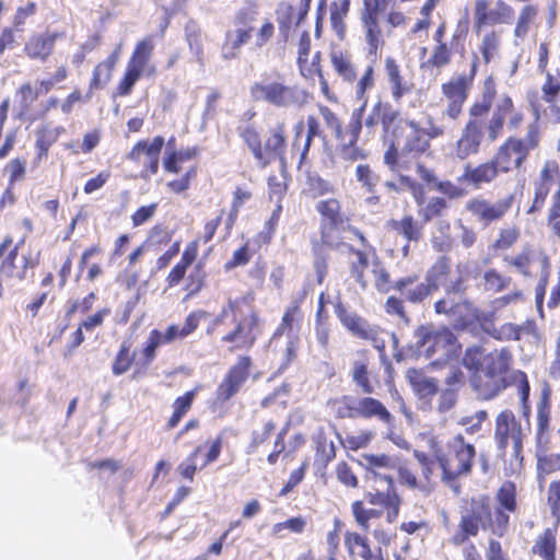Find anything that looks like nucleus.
Returning <instances> with one entry per match:
<instances>
[{"label":"nucleus","instance_id":"obj_46","mask_svg":"<svg viewBox=\"0 0 560 560\" xmlns=\"http://www.w3.org/2000/svg\"><path fill=\"white\" fill-rule=\"evenodd\" d=\"M62 127H54L51 124H42L35 130V158L34 162L36 164L42 163L47 160L49 155L50 148L58 141L60 135L62 133Z\"/></svg>","mask_w":560,"mask_h":560},{"label":"nucleus","instance_id":"obj_47","mask_svg":"<svg viewBox=\"0 0 560 560\" xmlns=\"http://www.w3.org/2000/svg\"><path fill=\"white\" fill-rule=\"evenodd\" d=\"M18 115L22 121L33 124L38 120V112L35 110L34 104L38 98V91L33 88L31 82L22 83L16 90Z\"/></svg>","mask_w":560,"mask_h":560},{"label":"nucleus","instance_id":"obj_50","mask_svg":"<svg viewBox=\"0 0 560 560\" xmlns=\"http://www.w3.org/2000/svg\"><path fill=\"white\" fill-rule=\"evenodd\" d=\"M343 544L350 556H358L362 560H385L381 548L374 552L369 538L358 532H346Z\"/></svg>","mask_w":560,"mask_h":560},{"label":"nucleus","instance_id":"obj_10","mask_svg":"<svg viewBox=\"0 0 560 560\" xmlns=\"http://www.w3.org/2000/svg\"><path fill=\"white\" fill-rule=\"evenodd\" d=\"M249 96L254 103H264L276 108H301L307 101L306 91L291 84L278 72L264 73L259 81L249 86Z\"/></svg>","mask_w":560,"mask_h":560},{"label":"nucleus","instance_id":"obj_15","mask_svg":"<svg viewBox=\"0 0 560 560\" xmlns=\"http://www.w3.org/2000/svg\"><path fill=\"white\" fill-rule=\"evenodd\" d=\"M347 252L354 257L349 261V275L361 290L369 287L366 276L369 267H372L375 290L380 293H388L392 290L390 273L374 246L357 248L353 245H348Z\"/></svg>","mask_w":560,"mask_h":560},{"label":"nucleus","instance_id":"obj_4","mask_svg":"<svg viewBox=\"0 0 560 560\" xmlns=\"http://www.w3.org/2000/svg\"><path fill=\"white\" fill-rule=\"evenodd\" d=\"M492 506L488 494L472 495L464 500L459 514L464 515L463 528L468 534L478 529L488 530L498 538L504 537L511 526V515L518 512V491L516 483L504 480L494 493Z\"/></svg>","mask_w":560,"mask_h":560},{"label":"nucleus","instance_id":"obj_2","mask_svg":"<svg viewBox=\"0 0 560 560\" xmlns=\"http://www.w3.org/2000/svg\"><path fill=\"white\" fill-rule=\"evenodd\" d=\"M498 90L493 77H487L482 82V91L479 100H476L468 108V119L455 141L452 153L465 161L477 155L481 151L482 142L498 141L505 131L517 130L525 121V114L520 109L514 100L504 94L493 105Z\"/></svg>","mask_w":560,"mask_h":560},{"label":"nucleus","instance_id":"obj_38","mask_svg":"<svg viewBox=\"0 0 560 560\" xmlns=\"http://www.w3.org/2000/svg\"><path fill=\"white\" fill-rule=\"evenodd\" d=\"M304 294H301L290 301L285 306L281 316L280 323L276 327L272 338H281L282 336H298V331L301 328L304 319V313L302 304L304 302Z\"/></svg>","mask_w":560,"mask_h":560},{"label":"nucleus","instance_id":"obj_55","mask_svg":"<svg viewBox=\"0 0 560 560\" xmlns=\"http://www.w3.org/2000/svg\"><path fill=\"white\" fill-rule=\"evenodd\" d=\"M452 272V259L450 256H440L427 270L425 282L430 285L432 293L439 291L444 285Z\"/></svg>","mask_w":560,"mask_h":560},{"label":"nucleus","instance_id":"obj_24","mask_svg":"<svg viewBox=\"0 0 560 560\" xmlns=\"http://www.w3.org/2000/svg\"><path fill=\"white\" fill-rule=\"evenodd\" d=\"M315 138H325L317 116L307 115L305 122L300 120L294 124L290 158L291 160H298L299 167L307 162L311 147Z\"/></svg>","mask_w":560,"mask_h":560},{"label":"nucleus","instance_id":"obj_36","mask_svg":"<svg viewBox=\"0 0 560 560\" xmlns=\"http://www.w3.org/2000/svg\"><path fill=\"white\" fill-rule=\"evenodd\" d=\"M383 71L392 97L396 103H399L405 95L412 92L415 88L413 82L394 57L388 56L385 58Z\"/></svg>","mask_w":560,"mask_h":560},{"label":"nucleus","instance_id":"obj_6","mask_svg":"<svg viewBox=\"0 0 560 560\" xmlns=\"http://www.w3.org/2000/svg\"><path fill=\"white\" fill-rule=\"evenodd\" d=\"M430 450L440 468L441 482L455 494L462 492L460 479L471 476L477 448L463 433H453L430 441Z\"/></svg>","mask_w":560,"mask_h":560},{"label":"nucleus","instance_id":"obj_33","mask_svg":"<svg viewBox=\"0 0 560 560\" xmlns=\"http://www.w3.org/2000/svg\"><path fill=\"white\" fill-rule=\"evenodd\" d=\"M488 7L487 0H476L475 2L474 27L476 32H479L487 25L506 24L511 22L514 16V9L503 0H498L495 2V9L490 12H488Z\"/></svg>","mask_w":560,"mask_h":560},{"label":"nucleus","instance_id":"obj_3","mask_svg":"<svg viewBox=\"0 0 560 560\" xmlns=\"http://www.w3.org/2000/svg\"><path fill=\"white\" fill-rule=\"evenodd\" d=\"M375 88V69L372 65L365 67L355 84V100L362 105L351 113L348 124L327 105L318 104V112L330 131L332 143H324L325 150L332 162L352 164L368 158L366 151L359 145V139L364 126L363 113L368 105L369 93Z\"/></svg>","mask_w":560,"mask_h":560},{"label":"nucleus","instance_id":"obj_37","mask_svg":"<svg viewBox=\"0 0 560 560\" xmlns=\"http://www.w3.org/2000/svg\"><path fill=\"white\" fill-rule=\"evenodd\" d=\"M457 343V337L447 327L432 329L421 327L419 332L418 346L424 349L428 357L434 353L447 350Z\"/></svg>","mask_w":560,"mask_h":560},{"label":"nucleus","instance_id":"obj_42","mask_svg":"<svg viewBox=\"0 0 560 560\" xmlns=\"http://www.w3.org/2000/svg\"><path fill=\"white\" fill-rule=\"evenodd\" d=\"M120 47H116L105 59L98 61L93 70L89 81V94L102 90L113 79V74L120 59Z\"/></svg>","mask_w":560,"mask_h":560},{"label":"nucleus","instance_id":"obj_25","mask_svg":"<svg viewBox=\"0 0 560 560\" xmlns=\"http://www.w3.org/2000/svg\"><path fill=\"white\" fill-rule=\"evenodd\" d=\"M163 145L164 138L155 136L152 141L139 140L128 152L127 160L140 170V178L148 179L159 172Z\"/></svg>","mask_w":560,"mask_h":560},{"label":"nucleus","instance_id":"obj_7","mask_svg":"<svg viewBox=\"0 0 560 560\" xmlns=\"http://www.w3.org/2000/svg\"><path fill=\"white\" fill-rule=\"evenodd\" d=\"M258 16L259 5L255 0H247L244 7L235 11L233 15L234 30H229L225 33L222 44V57L225 60L237 58L242 48L252 40L256 49H261L271 42L276 33L273 22L270 19H265L256 28L255 23Z\"/></svg>","mask_w":560,"mask_h":560},{"label":"nucleus","instance_id":"obj_32","mask_svg":"<svg viewBox=\"0 0 560 560\" xmlns=\"http://www.w3.org/2000/svg\"><path fill=\"white\" fill-rule=\"evenodd\" d=\"M417 175L423 187L440 192L446 201L460 199L467 195V190L450 179H440L435 170L427 164H419Z\"/></svg>","mask_w":560,"mask_h":560},{"label":"nucleus","instance_id":"obj_18","mask_svg":"<svg viewBox=\"0 0 560 560\" xmlns=\"http://www.w3.org/2000/svg\"><path fill=\"white\" fill-rule=\"evenodd\" d=\"M417 220L412 214H404L399 219L387 221V229L407 243H419L423 238L424 224L441 218L448 209V202L442 197H431L424 205L419 206Z\"/></svg>","mask_w":560,"mask_h":560},{"label":"nucleus","instance_id":"obj_60","mask_svg":"<svg viewBox=\"0 0 560 560\" xmlns=\"http://www.w3.org/2000/svg\"><path fill=\"white\" fill-rule=\"evenodd\" d=\"M398 458L399 457L385 453L362 455L366 470L370 471L374 478L382 480H384V476H388L387 474H383V470H395Z\"/></svg>","mask_w":560,"mask_h":560},{"label":"nucleus","instance_id":"obj_21","mask_svg":"<svg viewBox=\"0 0 560 560\" xmlns=\"http://www.w3.org/2000/svg\"><path fill=\"white\" fill-rule=\"evenodd\" d=\"M478 65L479 58L475 55L467 74L463 73L452 77L446 82L442 83L441 92L443 97L446 100L444 115L447 118L457 120L462 116L464 105L468 100L477 75Z\"/></svg>","mask_w":560,"mask_h":560},{"label":"nucleus","instance_id":"obj_29","mask_svg":"<svg viewBox=\"0 0 560 560\" xmlns=\"http://www.w3.org/2000/svg\"><path fill=\"white\" fill-rule=\"evenodd\" d=\"M513 202V194H510L495 202L483 197H475L466 203V210L480 224L487 226L501 221L512 209Z\"/></svg>","mask_w":560,"mask_h":560},{"label":"nucleus","instance_id":"obj_1","mask_svg":"<svg viewBox=\"0 0 560 560\" xmlns=\"http://www.w3.org/2000/svg\"><path fill=\"white\" fill-rule=\"evenodd\" d=\"M381 126L384 139H389L383 154V163L389 171H411L419 164H425L421 156L431 151V141L443 138L445 127L436 125L432 119L428 128H423L415 119H404L398 109L389 102L378 100L373 104L364 118V127L369 133H375Z\"/></svg>","mask_w":560,"mask_h":560},{"label":"nucleus","instance_id":"obj_57","mask_svg":"<svg viewBox=\"0 0 560 560\" xmlns=\"http://www.w3.org/2000/svg\"><path fill=\"white\" fill-rule=\"evenodd\" d=\"M413 457L417 460L420 469V483L421 491L429 492L435 487V466H438L435 456H430L422 451H415Z\"/></svg>","mask_w":560,"mask_h":560},{"label":"nucleus","instance_id":"obj_64","mask_svg":"<svg viewBox=\"0 0 560 560\" xmlns=\"http://www.w3.org/2000/svg\"><path fill=\"white\" fill-rule=\"evenodd\" d=\"M560 94V80L551 72L545 73V81L541 85V97L549 105L551 113L560 121V106L557 104Z\"/></svg>","mask_w":560,"mask_h":560},{"label":"nucleus","instance_id":"obj_45","mask_svg":"<svg viewBox=\"0 0 560 560\" xmlns=\"http://www.w3.org/2000/svg\"><path fill=\"white\" fill-rule=\"evenodd\" d=\"M392 173L397 174V182L386 180L384 183V187L388 191H393L395 194H400L402 191H408L412 199L415 200L417 206H422L425 202L427 196L425 190L421 182L411 177L407 174L408 171H390Z\"/></svg>","mask_w":560,"mask_h":560},{"label":"nucleus","instance_id":"obj_52","mask_svg":"<svg viewBox=\"0 0 560 560\" xmlns=\"http://www.w3.org/2000/svg\"><path fill=\"white\" fill-rule=\"evenodd\" d=\"M521 228L517 224H506L500 228L494 240L489 245V250L493 256L503 257L521 240Z\"/></svg>","mask_w":560,"mask_h":560},{"label":"nucleus","instance_id":"obj_44","mask_svg":"<svg viewBox=\"0 0 560 560\" xmlns=\"http://www.w3.org/2000/svg\"><path fill=\"white\" fill-rule=\"evenodd\" d=\"M208 316H209V313L205 310L191 311L185 317L184 325L182 327H179L176 324H172L166 328L164 334H162L160 331L161 341L164 345H166V343H172L173 341L178 340V339L182 340V339L187 338L188 336H190L198 329L200 322L202 319H206Z\"/></svg>","mask_w":560,"mask_h":560},{"label":"nucleus","instance_id":"obj_13","mask_svg":"<svg viewBox=\"0 0 560 560\" xmlns=\"http://www.w3.org/2000/svg\"><path fill=\"white\" fill-rule=\"evenodd\" d=\"M542 131L537 120L527 126L524 137H506L492 155L501 174L524 168L530 153L540 147Z\"/></svg>","mask_w":560,"mask_h":560},{"label":"nucleus","instance_id":"obj_22","mask_svg":"<svg viewBox=\"0 0 560 560\" xmlns=\"http://www.w3.org/2000/svg\"><path fill=\"white\" fill-rule=\"evenodd\" d=\"M341 226L320 223L318 235L310 240L311 253L313 256V269L316 276V283L323 284L328 276L330 250H337L341 247V237L336 235V231Z\"/></svg>","mask_w":560,"mask_h":560},{"label":"nucleus","instance_id":"obj_14","mask_svg":"<svg viewBox=\"0 0 560 560\" xmlns=\"http://www.w3.org/2000/svg\"><path fill=\"white\" fill-rule=\"evenodd\" d=\"M512 364L513 354L508 347L488 352L481 374L472 378V389L483 400L495 398L510 385L508 373Z\"/></svg>","mask_w":560,"mask_h":560},{"label":"nucleus","instance_id":"obj_26","mask_svg":"<svg viewBox=\"0 0 560 560\" xmlns=\"http://www.w3.org/2000/svg\"><path fill=\"white\" fill-rule=\"evenodd\" d=\"M253 365V359L249 355H240L217 386L215 400L225 404L236 396L249 380Z\"/></svg>","mask_w":560,"mask_h":560},{"label":"nucleus","instance_id":"obj_51","mask_svg":"<svg viewBox=\"0 0 560 560\" xmlns=\"http://www.w3.org/2000/svg\"><path fill=\"white\" fill-rule=\"evenodd\" d=\"M463 311L470 313L472 312L471 303L468 301L454 302L448 298H442L434 303V312L439 315H446L450 317H456V328H466L471 322V317L467 315H462Z\"/></svg>","mask_w":560,"mask_h":560},{"label":"nucleus","instance_id":"obj_30","mask_svg":"<svg viewBox=\"0 0 560 560\" xmlns=\"http://www.w3.org/2000/svg\"><path fill=\"white\" fill-rule=\"evenodd\" d=\"M552 440V388L544 381L539 399L536 405L535 444L551 442Z\"/></svg>","mask_w":560,"mask_h":560},{"label":"nucleus","instance_id":"obj_62","mask_svg":"<svg viewBox=\"0 0 560 560\" xmlns=\"http://www.w3.org/2000/svg\"><path fill=\"white\" fill-rule=\"evenodd\" d=\"M275 13L278 28L284 36H288L294 26H299L304 21L300 20V10L289 2H280Z\"/></svg>","mask_w":560,"mask_h":560},{"label":"nucleus","instance_id":"obj_9","mask_svg":"<svg viewBox=\"0 0 560 560\" xmlns=\"http://www.w3.org/2000/svg\"><path fill=\"white\" fill-rule=\"evenodd\" d=\"M237 135L259 168H266L276 160L283 167L287 166L288 130L284 121H279L269 128L264 141L258 128L252 124L238 127Z\"/></svg>","mask_w":560,"mask_h":560},{"label":"nucleus","instance_id":"obj_63","mask_svg":"<svg viewBox=\"0 0 560 560\" xmlns=\"http://www.w3.org/2000/svg\"><path fill=\"white\" fill-rule=\"evenodd\" d=\"M343 523L340 518L334 520V528L326 534L328 556L326 559L317 557L312 550H307L299 557V560H339L337 557L340 544V532Z\"/></svg>","mask_w":560,"mask_h":560},{"label":"nucleus","instance_id":"obj_54","mask_svg":"<svg viewBox=\"0 0 560 560\" xmlns=\"http://www.w3.org/2000/svg\"><path fill=\"white\" fill-rule=\"evenodd\" d=\"M557 526L545 528L536 537L532 546V553L541 560H557Z\"/></svg>","mask_w":560,"mask_h":560},{"label":"nucleus","instance_id":"obj_35","mask_svg":"<svg viewBox=\"0 0 560 560\" xmlns=\"http://www.w3.org/2000/svg\"><path fill=\"white\" fill-rule=\"evenodd\" d=\"M384 481L387 483L386 491L366 492L363 501L370 505L383 506L387 522L393 523L399 515L401 498L395 488L393 476H384Z\"/></svg>","mask_w":560,"mask_h":560},{"label":"nucleus","instance_id":"obj_49","mask_svg":"<svg viewBox=\"0 0 560 560\" xmlns=\"http://www.w3.org/2000/svg\"><path fill=\"white\" fill-rule=\"evenodd\" d=\"M330 65L336 74L346 83H354L359 81L357 66L352 55L346 49H334L329 54Z\"/></svg>","mask_w":560,"mask_h":560},{"label":"nucleus","instance_id":"obj_39","mask_svg":"<svg viewBox=\"0 0 560 560\" xmlns=\"http://www.w3.org/2000/svg\"><path fill=\"white\" fill-rule=\"evenodd\" d=\"M500 174V168L493 158H491L477 165L467 163L464 166L463 174L458 177V182H465L478 189L483 185L494 182Z\"/></svg>","mask_w":560,"mask_h":560},{"label":"nucleus","instance_id":"obj_59","mask_svg":"<svg viewBox=\"0 0 560 560\" xmlns=\"http://www.w3.org/2000/svg\"><path fill=\"white\" fill-rule=\"evenodd\" d=\"M197 396V389H190L174 399L172 404L173 412L165 423V430L171 431L175 429L182 419L191 409L195 398Z\"/></svg>","mask_w":560,"mask_h":560},{"label":"nucleus","instance_id":"obj_56","mask_svg":"<svg viewBox=\"0 0 560 560\" xmlns=\"http://www.w3.org/2000/svg\"><path fill=\"white\" fill-rule=\"evenodd\" d=\"M315 457L314 466L325 471L328 465L336 458L337 448L332 440L328 439L324 431L318 432L314 438Z\"/></svg>","mask_w":560,"mask_h":560},{"label":"nucleus","instance_id":"obj_5","mask_svg":"<svg viewBox=\"0 0 560 560\" xmlns=\"http://www.w3.org/2000/svg\"><path fill=\"white\" fill-rule=\"evenodd\" d=\"M352 382L365 394V396L341 395L327 401V406L332 411L336 419H363L376 420L388 429H394L395 417L380 399L372 397L374 387L370 380L369 366L366 361H354L351 372ZM396 445L402 447L399 438L393 430H389L385 436Z\"/></svg>","mask_w":560,"mask_h":560},{"label":"nucleus","instance_id":"obj_27","mask_svg":"<svg viewBox=\"0 0 560 560\" xmlns=\"http://www.w3.org/2000/svg\"><path fill=\"white\" fill-rule=\"evenodd\" d=\"M553 187L556 191L560 190V165L556 160H547L533 180L534 196L526 213L529 215L540 213Z\"/></svg>","mask_w":560,"mask_h":560},{"label":"nucleus","instance_id":"obj_12","mask_svg":"<svg viewBox=\"0 0 560 560\" xmlns=\"http://www.w3.org/2000/svg\"><path fill=\"white\" fill-rule=\"evenodd\" d=\"M494 443L500 457L508 465L510 475L520 474L524 467L523 429L512 410L505 409L495 418Z\"/></svg>","mask_w":560,"mask_h":560},{"label":"nucleus","instance_id":"obj_28","mask_svg":"<svg viewBox=\"0 0 560 560\" xmlns=\"http://www.w3.org/2000/svg\"><path fill=\"white\" fill-rule=\"evenodd\" d=\"M467 35L468 21H459L448 42L434 44L427 65L432 69H443L452 62L454 54L464 56Z\"/></svg>","mask_w":560,"mask_h":560},{"label":"nucleus","instance_id":"obj_58","mask_svg":"<svg viewBox=\"0 0 560 560\" xmlns=\"http://www.w3.org/2000/svg\"><path fill=\"white\" fill-rule=\"evenodd\" d=\"M350 11V0H334L329 4V21L334 33L339 40H343L347 34L346 19Z\"/></svg>","mask_w":560,"mask_h":560},{"label":"nucleus","instance_id":"obj_31","mask_svg":"<svg viewBox=\"0 0 560 560\" xmlns=\"http://www.w3.org/2000/svg\"><path fill=\"white\" fill-rule=\"evenodd\" d=\"M207 447V452L203 457V463L201 465V468L217 462L222 453L223 448V435L219 434L215 436V439L211 441H207L205 445L199 444L197 445L186 457L184 462H182L177 466L178 475L190 482L194 481L195 475L198 470L196 460L199 454L202 452L203 447Z\"/></svg>","mask_w":560,"mask_h":560},{"label":"nucleus","instance_id":"obj_19","mask_svg":"<svg viewBox=\"0 0 560 560\" xmlns=\"http://www.w3.org/2000/svg\"><path fill=\"white\" fill-rule=\"evenodd\" d=\"M153 50L154 43L152 36H147L136 44L124 73L115 88V96H129L133 92L136 83L142 77L155 74V67L150 65Z\"/></svg>","mask_w":560,"mask_h":560},{"label":"nucleus","instance_id":"obj_48","mask_svg":"<svg viewBox=\"0 0 560 560\" xmlns=\"http://www.w3.org/2000/svg\"><path fill=\"white\" fill-rule=\"evenodd\" d=\"M315 208L320 215V223L341 226L342 230H346V225L351 222V218L343 212L342 203L338 198L330 197L319 200Z\"/></svg>","mask_w":560,"mask_h":560},{"label":"nucleus","instance_id":"obj_53","mask_svg":"<svg viewBox=\"0 0 560 560\" xmlns=\"http://www.w3.org/2000/svg\"><path fill=\"white\" fill-rule=\"evenodd\" d=\"M464 515L459 514V521L455 533L451 536L450 541L455 547H462L463 560H483L481 551L477 545L471 541L479 535L481 529H478L476 534H468V530H463Z\"/></svg>","mask_w":560,"mask_h":560},{"label":"nucleus","instance_id":"obj_41","mask_svg":"<svg viewBox=\"0 0 560 560\" xmlns=\"http://www.w3.org/2000/svg\"><path fill=\"white\" fill-rule=\"evenodd\" d=\"M536 476L539 482L560 471V448L552 451L551 442L535 444Z\"/></svg>","mask_w":560,"mask_h":560},{"label":"nucleus","instance_id":"obj_11","mask_svg":"<svg viewBox=\"0 0 560 560\" xmlns=\"http://www.w3.org/2000/svg\"><path fill=\"white\" fill-rule=\"evenodd\" d=\"M502 261L524 279L538 278L535 285V304L537 311L542 313L546 290L551 273L548 255L533 245H525L515 255H504Z\"/></svg>","mask_w":560,"mask_h":560},{"label":"nucleus","instance_id":"obj_43","mask_svg":"<svg viewBox=\"0 0 560 560\" xmlns=\"http://www.w3.org/2000/svg\"><path fill=\"white\" fill-rule=\"evenodd\" d=\"M488 336L498 341H520L523 336L539 338V330L535 319L529 318L521 325L504 323L499 327H492L488 330Z\"/></svg>","mask_w":560,"mask_h":560},{"label":"nucleus","instance_id":"obj_61","mask_svg":"<svg viewBox=\"0 0 560 560\" xmlns=\"http://www.w3.org/2000/svg\"><path fill=\"white\" fill-rule=\"evenodd\" d=\"M253 198V191L249 188L237 186L233 190L232 201L230 205V210L228 217L224 221L225 230L228 234L231 233L234 225L237 222L238 214L246 202H248Z\"/></svg>","mask_w":560,"mask_h":560},{"label":"nucleus","instance_id":"obj_17","mask_svg":"<svg viewBox=\"0 0 560 560\" xmlns=\"http://www.w3.org/2000/svg\"><path fill=\"white\" fill-rule=\"evenodd\" d=\"M392 289L399 292L401 296L389 295L384 303V312L407 325L410 323V316L405 303L422 304L433 294L425 280L419 281V276L416 273L392 281Z\"/></svg>","mask_w":560,"mask_h":560},{"label":"nucleus","instance_id":"obj_16","mask_svg":"<svg viewBox=\"0 0 560 560\" xmlns=\"http://www.w3.org/2000/svg\"><path fill=\"white\" fill-rule=\"evenodd\" d=\"M25 236L14 242L5 235L0 243V278L24 281L27 272L37 268L42 260L40 250L24 249Z\"/></svg>","mask_w":560,"mask_h":560},{"label":"nucleus","instance_id":"obj_34","mask_svg":"<svg viewBox=\"0 0 560 560\" xmlns=\"http://www.w3.org/2000/svg\"><path fill=\"white\" fill-rule=\"evenodd\" d=\"M65 36V32L34 33L24 44L23 52L30 60L45 62L52 56L56 42Z\"/></svg>","mask_w":560,"mask_h":560},{"label":"nucleus","instance_id":"obj_23","mask_svg":"<svg viewBox=\"0 0 560 560\" xmlns=\"http://www.w3.org/2000/svg\"><path fill=\"white\" fill-rule=\"evenodd\" d=\"M386 7L387 0H365V7L360 11V22L370 55H377L385 44L382 15Z\"/></svg>","mask_w":560,"mask_h":560},{"label":"nucleus","instance_id":"obj_8","mask_svg":"<svg viewBox=\"0 0 560 560\" xmlns=\"http://www.w3.org/2000/svg\"><path fill=\"white\" fill-rule=\"evenodd\" d=\"M253 299L242 295L229 299L221 315H232L233 329L222 336L221 341L231 345L230 351L249 350L262 334V319L253 305Z\"/></svg>","mask_w":560,"mask_h":560},{"label":"nucleus","instance_id":"obj_20","mask_svg":"<svg viewBox=\"0 0 560 560\" xmlns=\"http://www.w3.org/2000/svg\"><path fill=\"white\" fill-rule=\"evenodd\" d=\"M334 312L341 326L355 339L369 342L378 352L386 349V329L370 323L365 317L350 311L340 299L334 303Z\"/></svg>","mask_w":560,"mask_h":560},{"label":"nucleus","instance_id":"obj_40","mask_svg":"<svg viewBox=\"0 0 560 560\" xmlns=\"http://www.w3.org/2000/svg\"><path fill=\"white\" fill-rule=\"evenodd\" d=\"M199 255V240L188 242L180 253L177 262L170 269L165 277L168 289L178 287L188 276V269L195 264Z\"/></svg>","mask_w":560,"mask_h":560}]
</instances>
